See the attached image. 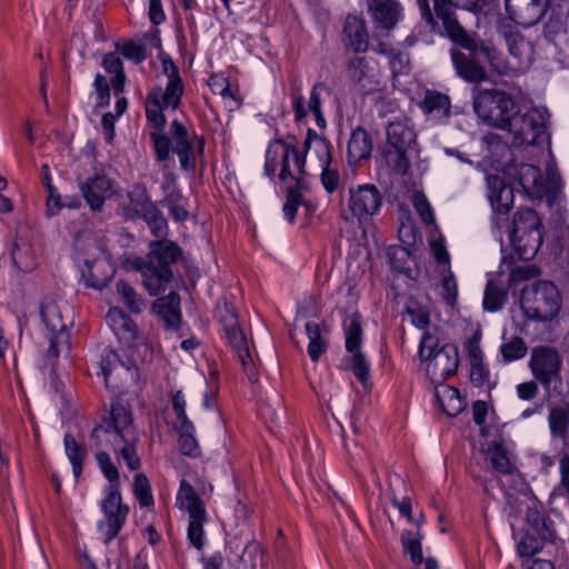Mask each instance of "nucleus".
Here are the masks:
<instances>
[{
  "mask_svg": "<svg viewBox=\"0 0 569 569\" xmlns=\"http://www.w3.org/2000/svg\"><path fill=\"white\" fill-rule=\"evenodd\" d=\"M450 106L449 97L437 91H428L421 103V108L426 113L432 114L438 119L449 116Z\"/></svg>",
  "mask_w": 569,
  "mask_h": 569,
  "instance_id": "nucleus-35",
  "label": "nucleus"
},
{
  "mask_svg": "<svg viewBox=\"0 0 569 569\" xmlns=\"http://www.w3.org/2000/svg\"><path fill=\"white\" fill-rule=\"evenodd\" d=\"M470 53L475 56L471 51ZM451 59L457 73L468 82H481L486 80L485 69L476 61L477 57L469 58L459 51H452Z\"/></svg>",
  "mask_w": 569,
  "mask_h": 569,
  "instance_id": "nucleus-32",
  "label": "nucleus"
},
{
  "mask_svg": "<svg viewBox=\"0 0 569 569\" xmlns=\"http://www.w3.org/2000/svg\"><path fill=\"white\" fill-rule=\"evenodd\" d=\"M488 198L495 212L492 218V230L500 232L508 222L507 213L513 203V191L498 177H490L488 179Z\"/></svg>",
  "mask_w": 569,
  "mask_h": 569,
  "instance_id": "nucleus-22",
  "label": "nucleus"
},
{
  "mask_svg": "<svg viewBox=\"0 0 569 569\" xmlns=\"http://www.w3.org/2000/svg\"><path fill=\"white\" fill-rule=\"evenodd\" d=\"M93 86H94V89H96V92L98 96L97 106L98 107L107 106L109 103V99H110V88H109L106 77L98 73L94 78Z\"/></svg>",
  "mask_w": 569,
  "mask_h": 569,
  "instance_id": "nucleus-62",
  "label": "nucleus"
},
{
  "mask_svg": "<svg viewBox=\"0 0 569 569\" xmlns=\"http://www.w3.org/2000/svg\"><path fill=\"white\" fill-rule=\"evenodd\" d=\"M239 569H264L263 550L257 541L251 540L243 548Z\"/></svg>",
  "mask_w": 569,
  "mask_h": 569,
  "instance_id": "nucleus-39",
  "label": "nucleus"
},
{
  "mask_svg": "<svg viewBox=\"0 0 569 569\" xmlns=\"http://www.w3.org/2000/svg\"><path fill=\"white\" fill-rule=\"evenodd\" d=\"M133 493L141 507L148 508L153 506L154 501L151 493V486L146 475L137 473L134 476Z\"/></svg>",
  "mask_w": 569,
  "mask_h": 569,
  "instance_id": "nucleus-50",
  "label": "nucleus"
},
{
  "mask_svg": "<svg viewBox=\"0 0 569 569\" xmlns=\"http://www.w3.org/2000/svg\"><path fill=\"white\" fill-rule=\"evenodd\" d=\"M161 71L167 78L166 87L157 86L147 94L146 116L157 130L166 124L164 110H176L180 107L184 84L177 64L168 54L160 56Z\"/></svg>",
  "mask_w": 569,
  "mask_h": 569,
  "instance_id": "nucleus-5",
  "label": "nucleus"
},
{
  "mask_svg": "<svg viewBox=\"0 0 569 569\" xmlns=\"http://www.w3.org/2000/svg\"><path fill=\"white\" fill-rule=\"evenodd\" d=\"M305 154L296 146L280 139L271 141L266 152L264 173L273 177L279 169V179L284 183L305 188Z\"/></svg>",
  "mask_w": 569,
  "mask_h": 569,
  "instance_id": "nucleus-6",
  "label": "nucleus"
},
{
  "mask_svg": "<svg viewBox=\"0 0 569 569\" xmlns=\"http://www.w3.org/2000/svg\"><path fill=\"white\" fill-rule=\"evenodd\" d=\"M530 368L535 378L545 388L560 381L561 359L559 353L550 347H539L532 351Z\"/></svg>",
  "mask_w": 569,
  "mask_h": 569,
  "instance_id": "nucleus-20",
  "label": "nucleus"
},
{
  "mask_svg": "<svg viewBox=\"0 0 569 569\" xmlns=\"http://www.w3.org/2000/svg\"><path fill=\"white\" fill-rule=\"evenodd\" d=\"M40 313L42 321L50 331V346L46 359L50 366H53L61 351H69L68 323L63 320L61 310L53 300L43 302Z\"/></svg>",
  "mask_w": 569,
  "mask_h": 569,
  "instance_id": "nucleus-16",
  "label": "nucleus"
},
{
  "mask_svg": "<svg viewBox=\"0 0 569 569\" xmlns=\"http://www.w3.org/2000/svg\"><path fill=\"white\" fill-rule=\"evenodd\" d=\"M302 153L305 157L309 154L310 159L315 157L318 161L319 169L322 168V166H330L332 162L330 143L318 136L312 129L307 131Z\"/></svg>",
  "mask_w": 569,
  "mask_h": 569,
  "instance_id": "nucleus-31",
  "label": "nucleus"
},
{
  "mask_svg": "<svg viewBox=\"0 0 569 569\" xmlns=\"http://www.w3.org/2000/svg\"><path fill=\"white\" fill-rule=\"evenodd\" d=\"M440 296L449 307L453 308L456 306L458 298V283L450 266H448V268H443L441 272Z\"/></svg>",
  "mask_w": 569,
  "mask_h": 569,
  "instance_id": "nucleus-43",
  "label": "nucleus"
},
{
  "mask_svg": "<svg viewBox=\"0 0 569 569\" xmlns=\"http://www.w3.org/2000/svg\"><path fill=\"white\" fill-rule=\"evenodd\" d=\"M550 536L551 533L533 532L530 529H525V533L517 546L518 555L522 558L535 556L543 548L545 542Z\"/></svg>",
  "mask_w": 569,
  "mask_h": 569,
  "instance_id": "nucleus-34",
  "label": "nucleus"
},
{
  "mask_svg": "<svg viewBox=\"0 0 569 569\" xmlns=\"http://www.w3.org/2000/svg\"><path fill=\"white\" fill-rule=\"evenodd\" d=\"M401 542L406 553L410 556L411 561L415 565H420L423 561L421 537L419 533L405 530L401 533Z\"/></svg>",
  "mask_w": 569,
  "mask_h": 569,
  "instance_id": "nucleus-46",
  "label": "nucleus"
},
{
  "mask_svg": "<svg viewBox=\"0 0 569 569\" xmlns=\"http://www.w3.org/2000/svg\"><path fill=\"white\" fill-rule=\"evenodd\" d=\"M134 209L137 213L140 214L147 223L161 213L159 209L156 207V204L148 199L140 203H137Z\"/></svg>",
  "mask_w": 569,
  "mask_h": 569,
  "instance_id": "nucleus-63",
  "label": "nucleus"
},
{
  "mask_svg": "<svg viewBox=\"0 0 569 569\" xmlns=\"http://www.w3.org/2000/svg\"><path fill=\"white\" fill-rule=\"evenodd\" d=\"M538 268L533 264H520L511 269L509 274L510 286H516L520 282L535 278L538 274Z\"/></svg>",
  "mask_w": 569,
  "mask_h": 569,
  "instance_id": "nucleus-57",
  "label": "nucleus"
},
{
  "mask_svg": "<svg viewBox=\"0 0 569 569\" xmlns=\"http://www.w3.org/2000/svg\"><path fill=\"white\" fill-rule=\"evenodd\" d=\"M435 398L438 407L449 417L458 416L466 408V401L459 390L443 381L435 386Z\"/></svg>",
  "mask_w": 569,
  "mask_h": 569,
  "instance_id": "nucleus-29",
  "label": "nucleus"
},
{
  "mask_svg": "<svg viewBox=\"0 0 569 569\" xmlns=\"http://www.w3.org/2000/svg\"><path fill=\"white\" fill-rule=\"evenodd\" d=\"M412 204L421 220L426 224H433L436 219L433 214V210L431 208L430 202L428 201L426 194L421 191H416L412 196Z\"/></svg>",
  "mask_w": 569,
  "mask_h": 569,
  "instance_id": "nucleus-54",
  "label": "nucleus"
},
{
  "mask_svg": "<svg viewBox=\"0 0 569 569\" xmlns=\"http://www.w3.org/2000/svg\"><path fill=\"white\" fill-rule=\"evenodd\" d=\"M406 313L410 317L411 323L419 330L429 328L430 311L428 307L422 306L416 298L409 297L405 307Z\"/></svg>",
  "mask_w": 569,
  "mask_h": 569,
  "instance_id": "nucleus-41",
  "label": "nucleus"
},
{
  "mask_svg": "<svg viewBox=\"0 0 569 569\" xmlns=\"http://www.w3.org/2000/svg\"><path fill=\"white\" fill-rule=\"evenodd\" d=\"M90 440L99 448L102 442L111 443L118 460L122 459L128 469L136 471L141 461L137 453L138 432L132 426L130 411L120 402L111 405L109 416L93 428Z\"/></svg>",
  "mask_w": 569,
  "mask_h": 569,
  "instance_id": "nucleus-2",
  "label": "nucleus"
},
{
  "mask_svg": "<svg viewBox=\"0 0 569 569\" xmlns=\"http://www.w3.org/2000/svg\"><path fill=\"white\" fill-rule=\"evenodd\" d=\"M488 456L492 468L499 473H510L512 465L507 450L500 445H492L488 448Z\"/></svg>",
  "mask_w": 569,
  "mask_h": 569,
  "instance_id": "nucleus-49",
  "label": "nucleus"
},
{
  "mask_svg": "<svg viewBox=\"0 0 569 569\" xmlns=\"http://www.w3.org/2000/svg\"><path fill=\"white\" fill-rule=\"evenodd\" d=\"M351 353V370L358 381L366 387L370 378V365L361 350Z\"/></svg>",
  "mask_w": 569,
  "mask_h": 569,
  "instance_id": "nucleus-53",
  "label": "nucleus"
},
{
  "mask_svg": "<svg viewBox=\"0 0 569 569\" xmlns=\"http://www.w3.org/2000/svg\"><path fill=\"white\" fill-rule=\"evenodd\" d=\"M347 210L342 212L345 220L357 219L359 227L365 228L382 207V194L375 184L366 183L349 188Z\"/></svg>",
  "mask_w": 569,
  "mask_h": 569,
  "instance_id": "nucleus-12",
  "label": "nucleus"
},
{
  "mask_svg": "<svg viewBox=\"0 0 569 569\" xmlns=\"http://www.w3.org/2000/svg\"><path fill=\"white\" fill-rule=\"evenodd\" d=\"M345 46L355 52H365L369 46V34L363 20L348 16L343 27Z\"/></svg>",
  "mask_w": 569,
  "mask_h": 569,
  "instance_id": "nucleus-28",
  "label": "nucleus"
},
{
  "mask_svg": "<svg viewBox=\"0 0 569 569\" xmlns=\"http://www.w3.org/2000/svg\"><path fill=\"white\" fill-rule=\"evenodd\" d=\"M507 300V292L496 281L489 280L483 297V308L487 311L496 312L502 308Z\"/></svg>",
  "mask_w": 569,
  "mask_h": 569,
  "instance_id": "nucleus-42",
  "label": "nucleus"
},
{
  "mask_svg": "<svg viewBox=\"0 0 569 569\" xmlns=\"http://www.w3.org/2000/svg\"><path fill=\"white\" fill-rule=\"evenodd\" d=\"M421 18L431 28L449 38L453 43L471 51L477 58H485L492 70L501 76H516L522 73L518 64L506 59L490 43L481 42L477 44L471 34L460 24L456 17V9L451 0H433V10H431L428 0H417Z\"/></svg>",
  "mask_w": 569,
  "mask_h": 569,
  "instance_id": "nucleus-1",
  "label": "nucleus"
},
{
  "mask_svg": "<svg viewBox=\"0 0 569 569\" xmlns=\"http://www.w3.org/2000/svg\"><path fill=\"white\" fill-rule=\"evenodd\" d=\"M303 188L290 187L287 191V200L283 206V214L286 219L292 222L296 218L298 207L301 204V190Z\"/></svg>",
  "mask_w": 569,
  "mask_h": 569,
  "instance_id": "nucleus-56",
  "label": "nucleus"
},
{
  "mask_svg": "<svg viewBox=\"0 0 569 569\" xmlns=\"http://www.w3.org/2000/svg\"><path fill=\"white\" fill-rule=\"evenodd\" d=\"M153 309L167 328H177L181 320L180 297L176 292L159 298Z\"/></svg>",
  "mask_w": 569,
  "mask_h": 569,
  "instance_id": "nucleus-33",
  "label": "nucleus"
},
{
  "mask_svg": "<svg viewBox=\"0 0 569 569\" xmlns=\"http://www.w3.org/2000/svg\"><path fill=\"white\" fill-rule=\"evenodd\" d=\"M179 448L183 455L194 456L198 451V443L194 438V426L190 422V428L186 427V423H180L179 426Z\"/></svg>",
  "mask_w": 569,
  "mask_h": 569,
  "instance_id": "nucleus-51",
  "label": "nucleus"
},
{
  "mask_svg": "<svg viewBox=\"0 0 569 569\" xmlns=\"http://www.w3.org/2000/svg\"><path fill=\"white\" fill-rule=\"evenodd\" d=\"M500 352L505 362H511L526 356L527 346L521 338L515 337L510 341L501 345Z\"/></svg>",
  "mask_w": 569,
  "mask_h": 569,
  "instance_id": "nucleus-52",
  "label": "nucleus"
},
{
  "mask_svg": "<svg viewBox=\"0 0 569 569\" xmlns=\"http://www.w3.org/2000/svg\"><path fill=\"white\" fill-rule=\"evenodd\" d=\"M63 443L66 455L72 465L73 476L79 478L82 472V465L87 455V449L70 433L64 435Z\"/></svg>",
  "mask_w": 569,
  "mask_h": 569,
  "instance_id": "nucleus-37",
  "label": "nucleus"
},
{
  "mask_svg": "<svg viewBox=\"0 0 569 569\" xmlns=\"http://www.w3.org/2000/svg\"><path fill=\"white\" fill-rule=\"evenodd\" d=\"M172 409L176 413V417L180 423H186L187 428H190V419L188 418L186 413V399L182 391H177L172 397Z\"/></svg>",
  "mask_w": 569,
  "mask_h": 569,
  "instance_id": "nucleus-61",
  "label": "nucleus"
},
{
  "mask_svg": "<svg viewBox=\"0 0 569 569\" xmlns=\"http://www.w3.org/2000/svg\"><path fill=\"white\" fill-rule=\"evenodd\" d=\"M526 507V529H530L533 532L551 533L546 525L542 506L531 498L525 497L523 502Z\"/></svg>",
  "mask_w": 569,
  "mask_h": 569,
  "instance_id": "nucleus-36",
  "label": "nucleus"
},
{
  "mask_svg": "<svg viewBox=\"0 0 569 569\" xmlns=\"http://www.w3.org/2000/svg\"><path fill=\"white\" fill-rule=\"evenodd\" d=\"M116 290L130 312L134 315L142 312L146 306L144 300L129 283L120 280L116 283Z\"/></svg>",
  "mask_w": 569,
  "mask_h": 569,
  "instance_id": "nucleus-40",
  "label": "nucleus"
},
{
  "mask_svg": "<svg viewBox=\"0 0 569 569\" xmlns=\"http://www.w3.org/2000/svg\"><path fill=\"white\" fill-rule=\"evenodd\" d=\"M170 134L169 138L160 132L150 133L157 159L166 161L172 151L178 156L181 169L192 171L196 168L197 158L204 152L203 137L190 132L178 120L171 122Z\"/></svg>",
  "mask_w": 569,
  "mask_h": 569,
  "instance_id": "nucleus-4",
  "label": "nucleus"
},
{
  "mask_svg": "<svg viewBox=\"0 0 569 569\" xmlns=\"http://www.w3.org/2000/svg\"><path fill=\"white\" fill-rule=\"evenodd\" d=\"M80 191L89 207L99 211L102 209L106 199L113 194V183L103 173H96L80 183Z\"/></svg>",
  "mask_w": 569,
  "mask_h": 569,
  "instance_id": "nucleus-23",
  "label": "nucleus"
},
{
  "mask_svg": "<svg viewBox=\"0 0 569 569\" xmlns=\"http://www.w3.org/2000/svg\"><path fill=\"white\" fill-rule=\"evenodd\" d=\"M177 502L181 509L189 513L188 539L198 550H201L206 543L203 523L207 521V511L203 501L184 479L180 482L177 493Z\"/></svg>",
  "mask_w": 569,
  "mask_h": 569,
  "instance_id": "nucleus-13",
  "label": "nucleus"
},
{
  "mask_svg": "<svg viewBox=\"0 0 569 569\" xmlns=\"http://www.w3.org/2000/svg\"><path fill=\"white\" fill-rule=\"evenodd\" d=\"M368 10L372 20L385 29L396 26L401 11L397 0H368Z\"/></svg>",
  "mask_w": 569,
  "mask_h": 569,
  "instance_id": "nucleus-26",
  "label": "nucleus"
},
{
  "mask_svg": "<svg viewBox=\"0 0 569 569\" xmlns=\"http://www.w3.org/2000/svg\"><path fill=\"white\" fill-rule=\"evenodd\" d=\"M100 365L102 375L104 377V382L107 386L110 385L111 376L114 371H130V369L126 367L123 362H121L119 356L111 349H104Z\"/></svg>",
  "mask_w": 569,
  "mask_h": 569,
  "instance_id": "nucleus-47",
  "label": "nucleus"
},
{
  "mask_svg": "<svg viewBox=\"0 0 569 569\" xmlns=\"http://www.w3.org/2000/svg\"><path fill=\"white\" fill-rule=\"evenodd\" d=\"M107 322L119 341L131 348V357L136 361L149 362L153 357V349L138 335L137 325L120 308H110L107 316Z\"/></svg>",
  "mask_w": 569,
  "mask_h": 569,
  "instance_id": "nucleus-11",
  "label": "nucleus"
},
{
  "mask_svg": "<svg viewBox=\"0 0 569 569\" xmlns=\"http://www.w3.org/2000/svg\"><path fill=\"white\" fill-rule=\"evenodd\" d=\"M177 177L173 172L168 171L164 173L162 190L164 192L163 203L169 209L171 217L176 221H184L189 217L186 206V199L176 186Z\"/></svg>",
  "mask_w": 569,
  "mask_h": 569,
  "instance_id": "nucleus-25",
  "label": "nucleus"
},
{
  "mask_svg": "<svg viewBox=\"0 0 569 569\" xmlns=\"http://www.w3.org/2000/svg\"><path fill=\"white\" fill-rule=\"evenodd\" d=\"M306 333L309 339L308 355L312 361H318L319 358L327 351L328 343L322 338L320 325L313 321H308L305 326Z\"/></svg>",
  "mask_w": 569,
  "mask_h": 569,
  "instance_id": "nucleus-38",
  "label": "nucleus"
},
{
  "mask_svg": "<svg viewBox=\"0 0 569 569\" xmlns=\"http://www.w3.org/2000/svg\"><path fill=\"white\" fill-rule=\"evenodd\" d=\"M517 104L511 94L498 89H478L473 93V110L486 124L505 130Z\"/></svg>",
  "mask_w": 569,
  "mask_h": 569,
  "instance_id": "nucleus-9",
  "label": "nucleus"
},
{
  "mask_svg": "<svg viewBox=\"0 0 569 569\" xmlns=\"http://www.w3.org/2000/svg\"><path fill=\"white\" fill-rule=\"evenodd\" d=\"M181 254L180 248L172 241L161 240L150 243V251L146 259H128L129 268L141 273L144 288L151 296H158L171 282L173 272L171 264Z\"/></svg>",
  "mask_w": 569,
  "mask_h": 569,
  "instance_id": "nucleus-3",
  "label": "nucleus"
},
{
  "mask_svg": "<svg viewBox=\"0 0 569 569\" xmlns=\"http://www.w3.org/2000/svg\"><path fill=\"white\" fill-rule=\"evenodd\" d=\"M118 50L124 58L132 60L134 63H140L146 59L144 47L136 42H127L118 47Z\"/></svg>",
  "mask_w": 569,
  "mask_h": 569,
  "instance_id": "nucleus-60",
  "label": "nucleus"
},
{
  "mask_svg": "<svg viewBox=\"0 0 569 569\" xmlns=\"http://www.w3.org/2000/svg\"><path fill=\"white\" fill-rule=\"evenodd\" d=\"M548 4V0H505L507 17L523 28L537 24L545 16Z\"/></svg>",
  "mask_w": 569,
  "mask_h": 569,
  "instance_id": "nucleus-21",
  "label": "nucleus"
},
{
  "mask_svg": "<svg viewBox=\"0 0 569 569\" xmlns=\"http://www.w3.org/2000/svg\"><path fill=\"white\" fill-rule=\"evenodd\" d=\"M322 92H329L328 87L323 82H317L310 92V99H309V110L313 113L316 123L319 128L326 127V119L321 111V93Z\"/></svg>",
  "mask_w": 569,
  "mask_h": 569,
  "instance_id": "nucleus-48",
  "label": "nucleus"
},
{
  "mask_svg": "<svg viewBox=\"0 0 569 569\" xmlns=\"http://www.w3.org/2000/svg\"><path fill=\"white\" fill-rule=\"evenodd\" d=\"M521 309L528 319L549 321L561 308V297L557 287L549 281H538L522 291Z\"/></svg>",
  "mask_w": 569,
  "mask_h": 569,
  "instance_id": "nucleus-10",
  "label": "nucleus"
},
{
  "mask_svg": "<svg viewBox=\"0 0 569 569\" xmlns=\"http://www.w3.org/2000/svg\"><path fill=\"white\" fill-rule=\"evenodd\" d=\"M415 138L413 130L402 121H392L387 127L385 156L388 163L401 174L407 173L410 167L407 151L415 141Z\"/></svg>",
  "mask_w": 569,
  "mask_h": 569,
  "instance_id": "nucleus-15",
  "label": "nucleus"
},
{
  "mask_svg": "<svg viewBox=\"0 0 569 569\" xmlns=\"http://www.w3.org/2000/svg\"><path fill=\"white\" fill-rule=\"evenodd\" d=\"M208 84L213 93L220 94L223 98L229 97L236 102V104H239V102L236 100V97L230 91L227 78L219 74H213L209 78Z\"/></svg>",
  "mask_w": 569,
  "mask_h": 569,
  "instance_id": "nucleus-59",
  "label": "nucleus"
},
{
  "mask_svg": "<svg viewBox=\"0 0 569 569\" xmlns=\"http://www.w3.org/2000/svg\"><path fill=\"white\" fill-rule=\"evenodd\" d=\"M221 335L226 343L236 352L243 371L251 382L258 380V371L249 351L247 339L239 326L238 313L231 302L224 300L217 306Z\"/></svg>",
  "mask_w": 569,
  "mask_h": 569,
  "instance_id": "nucleus-8",
  "label": "nucleus"
},
{
  "mask_svg": "<svg viewBox=\"0 0 569 569\" xmlns=\"http://www.w3.org/2000/svg\"><path fill=\"white\" fill-rule=\"evenodd\" d=\"M440 329L438 327H431L425 329V332L421 337L420 343H419V358L421 361L428 359L433 353H436L439 348L440 342Z\"/></svg>",
  "mask_w": 569,
  "mask_h": 569,
  "instance_id": "nucleus-44",
  "label": "nucleus"
},
{
  "mask_svg": "<svg viewBox=\"0 0 569 569\" xmlns=\"http://www.w3.org/2000/svg\"><path fill=\"white\" fill-rule=\"evenodd\" d=\"M347 152L350 166H358L362 160L370 158L372 152V139L365 128L357 127L352 130L348 141Z\"/></svg>",
  "mask_w": 569,
  "mask_h": 569,
  "instance_id": "nucleus-27",
  "label": "nucleus"
},
{
  "mask_svg": "<svg viewBox=\"0 0 569 569\" xmlns=\"http://www.w3.org/2000/svg\"><path fill=\"white\" fill-rule=\"evenodd\" d=\"M427 376L433 382H442L453 376L459 367L458 347L453 343H445L428 359L423 360Z\"/></svg>",
  "mask_w": 569,
  "mask_h": 569,
  "instance_id": "nucleus-19",
  "label": "nucleus"
},
{
  "mask_svg": "<svg viewBox=\"0 0 569 569\" xmlns=\"http://www.w3.org/2000/svg\"><path fill=\"white\" fill-rule=\"evenodd\" d=\"M346 349L348 352L360 351L362 341V328L357 316L350 317L345 322Z\"/></svg>",
  "mask_w": 569,
  "mask_h": 569,
  "instance_id": "nucleus-45",
  "label": "nucleus"
},
{
  "mask_svg": "<svg viewBox=\"0 0 569 569\" xmlns=\"http://www.w3.org/2000/svg\"><path fill=\"white\" fill-rule=\"evenodd\" d=\"M543 127V112L537 108H531L523 114L516 110L505 130L512 133L515 144L522 146L532 144L542 133Z\"/></svg>",
  "mask_w": 569,
  "mask_h": 569,
  "instance_id": "nucleus-17",
  "label": "nucleus"
},
{
  "mask_svg": "<svg viewBox=\"0 0 569 569\" xmlns=\"http://www.w3.org/2000/svg\"><path fill=\"white\" fill-rule=\"evenodd\" d=\"M96 459L103 476L110 481V485H117L119 487V471L110 456L104 451H99L96 453Z\"/></svg>",
  "mask_w": 569,
  "mask_h": 569,
  "instance_id": "nucleus-55",
  "label": "nucleus"
},
{
  "mask_svg": "<svg viewBox=\"0 0 569 569\" xmlns=\"http://www.w3.org/2000/svg\"><path fill=\"white\" fill-rule=\"evenodd\" d=\"M103 519L97 523L98 531L109 545L124 526L129 507L122 502V497L117 485H109L106 488V497L101 501Z\"/></svg>",
  "mask_w": 569,
  "mask_h": 569,
  "instance_id": "nucleus-14",
  "label": "nucleus"
},
{
  "mask_svg": "<svg viewBox=\"0 0 569 569\" xmlns=\"http://www.w3.org/2000/svg\"><path fill=\"white\" fill-rule=\"evenodd\" d=\"M510 228L509 239L512 248L521 260L535 258L542 244V222L532 209L518 210Z\"/></svg>",
  "mask_w": 569,
  "mask_h": 569,
  "instance_id": "nucleus-7",
  "label": "nucleus"
},
{
  "mask_svg": "<svg viewBox=\"0 0 569 569\" xmlns=\"http://www.w3.org/2000/svg\"><path fill=\"white\" fill-rule=\"evenodd\" d=\"M500 33L505 38L512 61L525 72L533 61V46L518 30L501 27Z\"/></svg>",
  "mask_w": 569,
  "mask_h": 569,
  "instance_id": "nucleus-24",
  "label": "nucleus"
},
{
  "mask_svg": "<svg viewBox=\"0 0 569 569\" xmlns=\"http://www.w3.org/2000/svg\"><path fill=\"white\" fill-rule=\"evenodd\" d=\"M346 74L349 81L363 93L373 92L380 83L379 63L369 57L353 56L349 58L346 62Z\"/></svg>",
  "mask_w": 569,
  "mask_h": 569,
  "instance_id": "nucleus-18",
  "label": "nucleus"
},
{
  "mask_svg": "<svg viewBox=\"0 0 569 569\" xmlns=\"http://www.w3.org/2000/svg\"><path fill=\"white\" fill-rule=\"evenodd\" d=\"M430 247L432 256L435 257L437 262L443 264V268H448V266H450V257L443 243V240H433Z\"/></svg>",
  "mask_w": 569,
  "mask_h": 569,
  "instance_id": "nucleus-64",
  "label": "nucleus"
},
{
  "mask_svg": "<svg viewBox=\"0 0 569 569\" xmlns=\"http://www.w3.org/2000/svg\"><path fill=\"white\" fill-rule=\"evenodd\" d=\"M548 425L552 438H559L569 450V403L562 402L550 408Z\"/></svg>",
  "mask_w": 569,
  "mask_h": 569,
  "instance_id": "nucleus-30",
  "label": "nucleus"
},
{
  "mask_svg": "<svg viewBox=\"0 0 569 569\" xmlns=\"http://www.w3.org/2000/svg\"><path fill=\"white\" fill-rule=\"evenodd\" d=\"M320 170H321L320 179H321V183H322L325 190L328 193H333L338 189L339 183H340L339 171L335 168H331V164L322 166V168H320Z\"/></svg>",
  "mask_w": 569,
  "mask_h": 569,
  "instance_id": "nucleus-58",
  "label": "nucleus"
}]
</instances>
